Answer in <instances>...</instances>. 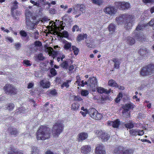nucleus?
<instances>
[{"mask_svg": "<svg viewBox=\"0 0 154 154\" xmlns=\"http://www.w3.org/2000/svg\"><path fill=\"white\" fill-rule=\"evenodd\" d=\"M40 85L43 88H48L50 85V82L45 80H42L40 82Z\"/></svg>", "mask_w": 154, "mask_h": 154, "instance_id": "obj_22", "label": "nucleus"}, {"mask_svg": "<svg viewBox=\"0 0 154 154\" xmlns=\"http://www.w3.org/2000/svg\"><path fill=\"white\" fill-rule=\"evenodd\" d=\"M142 1L143 3L146 4L154 2V0H142Z\"/></svg>", "mask_w": 154, "mask_h": 154, "instance_id": "obj_53", "label": "nucleus"}, {"mask_svg": "<svg viewBox=\"0 0 154 154\" xmlns=\"http://www.w3.org/2000/svg\"><path fill=\"white\" fill-rule=\"evenodd\" d=\"M130 134L132 135H142L144 133L143 130L132 129L130 131Z\"/></svg>", "mask_w": 154, "mask_h": 154, "instance_id": "obj_20", "label": "nucleus"}, {"mask_svg": "<svg viewBox=\"0 0 154 154\" xmlns=\"http://www.w3.org/2000/svg\"><path fill=\"white\" fill-rule=\"evenodd\" d=\"M108 85L113 87H116L117 86L116 82L113 79L110 80L109 81Z\"/></svg>", "mask_w": 154, "mask_h": 154, "instance_id": "obj_31", "label": "nucleus"}, {"mask_svg": "<svg viewBox=\"0 0 154 154\" xmlns=\"http://www.w3.org/2000/svg\"><path fill=\"white\" fill-rule=\"evenodd\" d=\"M48 93H49L50 94L53 95H55L57 94V92L54 89L50 90L48 92Z\"/></svg>", "mask_w": 154, "mask_h": 154, "instance_id": "obj_54", "label": "nucleus"}, {"mask_svg": "<svg viewBox=\"0 0 154 154\" xmlns=\"http://www.w3.org/2000/svg\"><path fill=\"white\" fill-rule=\"evenodd\" d=\"M78 7L79 8V11L82 13H83L85 11V9L83 6L82 5H78Z\"/></svg>", "mask_w": 154, "mask_h": 154, "instance_id": "obj_47", "label": "nucleus"}, {"mask_svg": "<svg viewBox=\"0 0 154 154\" xmlns=\"http://www.w3.org/2000/svg\"><path fill=\"white\" fill-rule=\"evenodd\" d=\"M30 2L31 3L33 4L34 5L38 6V4L37 2H35L31 0Z\"/></svg>", "mask_w": 154, "mask_h": 154, "instance_id": "obj_62", "label": "nucleus"}, {"mask_svg": "<svg viewBox=\"0 0 154 154\" xmlns=\"http://www.w3.org/2000/svg\"><path fill=\"white\" fill-rule=\"evenodd\" d=\"M15 48L16 49H19L20 47V44L19 43L15 44Z\"/></svg>", "mask_w": 154, "mask_h": 154, "instance_id": "obj_64", "label": "nucleus"}, {"mask_svg": "<svg viewBox=\"0 0 154 154\" xmlns=\"http://www.w3.org/2000/svg\"><path fill=\"white\" fill-rule=\"evenodd\" d=\"M125 20L126 23L125 24V28L127 29L131 28L133 23H134V18L132 15L128 14H124L116 18V21L118 24H121Z\"/></svg>", "mask_w": 154, "mask_h": 154, "instance_id": "obj_2", "label": "nucleus"}, {"mask_svg": "<svg viewBox=\"0 0 154 154\" xmlns=\"http://www.w3.org/2000/svg\"><path fill=\"white\" fill-rule=\"evenodd\" d=\"M115 154H133V150L131 149H126L122 146L115 148L114 151Z\"/></svg>", "mask_w": 154, "mask_h": 154, "instance_id": "obj_8", "label": "nucleus"}, {"mask_svg": "<svg viewBox=\"0 0 154 154\" xmlns=\"http://www.w3.org/2000/svg\"><path fill=\"white\" fill-rule=\"evenodd\" d=\"M115 5L117 8L121 10L127 9L130 8V4L128 2H116Z\"/></svg>", "mask_w": 154, "mask_h": 154, "instance_id": "obj_10", "label": "nucleus"}, {"mask_svg": "<svg viewBox=\"0 0 154 154\" xmlns=\"http://www.w3.org/2000/svg\"><path fill=\"white\" fill-rule=\"evenodd\" d=\"M34 45L36 47H40L42 45L41 42L38 41H36L35 42Z\"/></svg>", "mask_w": 154, "mask_h": 154, "instance_id": "obj_50", "label": "nucleus"}, {"mask_svg": "<svg viewBox=\"0 0 154 154\" xmlns=\"http://www.w3.org/2000/svg\"><path fill=\"white\" fill-rule=\"evenodd\" d=\"M32 154H38V149L35 146H33L32 148Z\"/></svg>", "mask_w": 154, "mask_h": 154, "instance_id": "obj_43", "label": "nucleus"}, {"mask_svg": "<svg viewBox=\"0 0 154 154\" xmlns=\"http://www.w3.org/2000/svg\"><path fill=\"white\" fill-rule=\"evenodd\" d=\"M104 12L110 16H112L115 15L116 12V10L113 6H109L105 8L104 10Z\"/></svg>", "mask_w": 154, "mask_h": 154, "instance_id": "obj_14", "label": "nucleus"}, {"mask_svg": "<svg viewBox=\"0 0 154 154\" xmlns=\"http://www.w3.org/2000/svg\"><path fill=\"white\" fill-rule=\"evenodd\" d=\"M50 72L53 76H55L57 74V72L55 69L52 68L50 70Z\"/></svg>", "mask_w": 154, "mask_h": 154, "instance_id": "obj_52", "label": "nucleus"}, {"mask_svg": "<svg viewBox=\"0 0 154 154\" xmlns=\"http://www.w3.org/2000/svg\"><path fill=\"white\" fill-rule=\"evenodd\" d=\"M37 20L36 18H32L30 20L26 19V28L28 29H32L35 28Z\"/></svg>", "mask_w": 154, "mask_h": 154, "instance_id": "obj_11", "label": "nucleus"}, {"mask_svg": "<svg viewBox=\"0 0 154 154\" xmlns=\"http://www.w3.org/2000/svg\"><path fill=\"white\" fill-rule=\"evenodd\" d=\"M120 124V121L119 119H116L114 121H109L107 122V125L109 126H112L114 128H117Z\"/></svg>", "mask_w": 154, "mask_h": 154, "instance_id": "obj_21", "label": "nucleus"}, {"mask_svg": "<svg viewBox=\"0 0 154 154\" xmlns=\"http://www.w3.org/2000/svg\"><path fill=\"white\" fill-rule=\"evenodd\" d=\"M71 82V80H68L66 81L65 82L63 83L62 85L61 86V87L62 88H63L64 87H66V88H68L69 86V84Z\"/></svg>", "mask_w": 154, "mask_h": 154, "instance_id": "obj_33", "label": "nucleus"}, {"mask_svg": "<svg viewBox=\"0 0 154 154\" xmlns=\"http://www.w3.org/2000/svg\"><path fill=\"white\" fill-rule=\"evenodd\" d=\"M9 130L11 135L14 136L18 133V131L15 128H9Z\"/></svg>", "mask_w": 154, "mask_h": 154, "instance_id": "obj_32", "label": "nucleus"}, {"mask_svg": "<svg viewBox=\"0 0 154 154\" xmlns=\"http://www.w3.org/2000/svg\"><path fill=\"white\" fill-rule=\"evenodd\" d=\"M71 43L66 41L65 43L64 48L66 50L69 49L71 48Z\"/></svg>", "mask_w": 154, "mask_h": 154, "instance_id": "obj_37", "label": "nucleus"}, {"mask_svg": "<svg viewBox=\"0 0 154 154\" xmlns=\"http://www.w3.org/2000/svg\"><path fill=\"white\" fill-rule=\"evenodd\" d=\"M14 107V105L13 103H10L7 104L5 106V108L7 109L9 111L12 110Z\"/></svg>", "mask_w": 154, "mask_h": 154, "instance_id": "obj_34", "label": "nucleus"}, {"mask_svg": "<svg viewBox=\"0 0 154 154\" xmlns=\"http://www.w3.org/2000/svg\"><path fill=\"white\" fill-rule=\"evenodd\" d=\"M88 113V111L86 112L82 111L80 112V113L84 117Z\"/></svg>", "mask_w": 154, "mask_h": 154, "instance_id": "obj_58", "label": "nucleus"}, {"mask_svg": "<svg viewBox=\"0 0 154 154\" xmlns=\"http://www.w3.org/2000/svg\"><path fill=\"white\" fill-rule=\"evenodd\" d=\"M113 61L115 63L114 65L115 68L118 69L120 63V62L119 61V60L117 58H114L113 59Z\"/></svg>", "mask_w": 154, "mask_h": 154, "instance_id": "obj_30", "label": "nucleus"}, {"mask_svg": "<svg viewBox=\"0 0 154 154\" xmlns=\"http://www.w3.org/2000/svg\"><path fill=\"white\" fill-rule=\"evenodd\" d=\"M50 129L45 126H41L36 133L38 140H44L50 137Z\"/></svg>", "mask_w": 154, "mask_h": 154, "instance_id": "obj_4", "label": "nucleus"}, {"mask_svg": "<svg viewBox=\"0 0 154 154\" xmlns=\"http://www.w3.org/2000/svg\"><path fill=\"white\" fill-rule=\"evenodd\" d=\"M26 19L28 20H30L32 18L36 17L35 16H32L31 13L28 10L26 11Z\"/></svg>", "mask_w": 154, "mask_h": 154, "instance_id": "obj_28", "label": "nucleus"}, {"mask_svg": "<svg viewBox=\"0 0 154 154\" xmlns=\"http://www.w3.org/2000/svg\"><path fill=\"white\" fill-rule=\"evenodd\" d=\"M68 66V63L67 61H64L61 64V66L64 69H67Z\"/></svg>", "mask_w": 154, "mask_h": 154, "instance_id": "obj_40", "label": "nucleus"}, {"mask_svg": "<svg viewBox=\"0 0 154 154\" xmlns=\"http://www.w3.org/2000/svg\"><path fill=\"white\" fill-rule=\"evenodd\" d=\"M127 40V43L131 45L134 44L135 43L134 39L131 37H128Z\"/></svg>", "mask_w": 154, "mask_h": 154, "instance_id": "obj_36", "label": "nucleus"}, {"mask_svg": "<svg viewBox=\"0 0 154 154\" xmlns=\"http://www.w3.org/2000/svg\"><path fill=\"white\" fill-rule=\"evenodd\" d=\"M96 89H97L98 92L100 93H106V94H108L110 93L111 91V90H109V91H106V90L102 87H98V88L97 87L95 89V90Z\"/></svg>", "mask_w": 154, "mask_h": 154, "instance_id": "obj_27", "label": "nucleus"}, {"mask_svg": "<svg viewBox=\"0 0 154 154\" xmlns=\"http://www.w3.org/2000/svg\"><path fill=\"white\" fill-rule=\"evenodd\" d=\"M72 14H76L75 17H77L81 15V13L79 11L78 5L73 8Z\"/></svg>", "mask_w": 154, "mask_h": 154, "instance_id": "obj_23", "label": "nucleus"}, {"mask_svg": "<svg viewBox=\"0 0 154 154\" xmlns=\"http://www.w3.org/2000/svg\"><path fill=\"white\" fill-rule=\"evenodd\" d=\"M88 114L91 118L95 120H100L102 117V115L98 113L97 111L94 108L89 109Z\"/></svg>", "mask_w": 154, "mask_h": 154, "instance_id": "obj_9", "label": "nucleus"}, {"mask_svg": "<svg viewBox=\"0 0 154 154\" xmlns=\"http://www.w3.org/2000/svg\"><path fill=\"white\" fill-rule=\"evenodd\" d=\"M62 22L59 20H56L55 22L53 21L50 22L49 25L51 26V30L54 34L58 35L60 34L65 38H67L69 36L68 33L67 31H64L62 33H61L60 29H64V26L63 25Z\"/></svg>", "mask_w": 154, "mask_h": 154, "instance_id": "obj_1", "label": "nucleus"}, {"mask_svg": "<svg viewBox=\"0 0 154 154\" xmlns=\"http://www.w3.org/2000/svg\"><path fill=\"white\" fill-rule=\"evenodd\" d=\"M108 27L109 34H112L115 31V26L113 24L111 23L109 25Z\"/></svg>", "mask_w": 154, "mask_h": 154, "instance_id": "obj_29", "label": "nucleus"}, {"mask_svg": "<svg viewBox=\"0 0 154 154\" xmlns=\"http://www.w3.org/2000/svg\"><path fill=\"white\" fill-rule=\"evenodd\" d=\"M149 51L146 49H140L139 51V53L142 56H145L148 53Z\"/></svg>", "mask_w": 154, "mask_h": 154, "instance_id": "obj_35", "label": "nucleus"}, {"mask_svg": "<svg viewBox=\"0 0 154 154\" xmlns=\"http://www.w3.org/2000/svg\"><path fill=\"white\" fill-rule=\"evenodd\" d=\"M81 95L83 96H86L89 94L88 91L85 90H82L81 92Z\"/></svg>", "mask_w": 154, "mask_h": 154, "instance_id": "obj_42", "label": "nucleus"}, {"mask_svg": "<svg viewBox=\"0 0 154 154\" xmlns=\"http://www.w3.org/2000/svg\"><path fill=\"white\" fill-rule=\"evenodd\" d=\"M96 136L100 137L103 141H106L108 140L109 136L106 133H104L102 130H96L94 131Z\"/></svg>", "mask_w": 154, "mask_h": 154, "instance_id": "obj_13", "label": "nucleus"}, {"mask_svg": "<svg viewBox=\"0 0 154 154\" xmlns=\"http://www.w3.org/2000/svg\"><path fill=\"white\" fill-rule=\"evenodd\" d=\"M34 85V84L32 83H29L28 85V88H32Z\"/></svg>", "mask_w": 154, "mask_h": 154, "instance_id": "obj_61", "label": "nucleus"}, {"mask_svg": "<svg viewBox=\"0 0 154 154\" xmlns=\"http://www.w3.org/2000/svg\"><path fill=\"white\" fill-rule=\"evenodd\" d=\"M91 150V148L89 145H83L80 149V152L83 154H88Z\"/></svg>", "mask_w": 154, "mask_h": 154, "instance_id": "obj_17", "label": "nucleus"}, {"mask_svg": "<svg viewBox=\"0 0 154 154\" xmlns=\"http://www.w3.org/2000/svg\"><path fill=\"white\" fill-rule=\"evenodd\" d=\"M25 110V108H20L19 109H18V110H17V111H19L20 113H24V111Z\"/></svg>", "mask_w": 154, "mask_h": 154, "instance_id": "obj_60", "label": "nucleus"}, {"mask_svg": "<svg viewBox=\"0 0 154 154\" xmlns=\"http://www.w3.org/2000/svg\"><path fill=\"white\" fill-rule=\"evenodd\" d=\"M92 2L98 5H100L102 3V1L101 0H91Z\"/></svg>", "mask_w": 154, "mask_h": 154, "instance_id": "obj_49", "label": "nucleus"}, {"mask_svg": "<svg viewBox=\"0 0 154 154\" xmlns=\"http://www.w3.org/2000/svg\"><path fill=\"white\" fill-rule=\"evenodd\" d=\"M23 63L27 66H31V64L30 63L29 61L27 60H23Z\"/></svg>", "mask_w": 154, "mask_h": 154, "instance_id": "obj_55", "label": "nucleus"}, {"mask_svg": "<svg viewBox=\"0 0 154 154\" xmlns=\"http://www.w3.org/2000/svg\"><path fill=\"white\" fill-rule=\"evenodd\" d=\"M88 136L87 133L82 132L78 134L77 136V139L79 141H82L86 139Z\"/></svg>", "mask_w": 154, "mask_h": 154, "instance_id": "obj_19", "label": "nucleus"}, {"mask_svg": "<svg viewBox=\"0 0 154 154\" xmlns=\"http://www.w3.org/2000/svg\"><path fill=\"white\" fill-rule=\"evenodd\" d=\"M74 100H75L80 101L82 100V98L79 96H75L74 97Z\"/></svg>", "mask_w": 154, "mask_h": 154, "instance_id": "obj_59", "label": "nucleus"}, {"mask_svg": "<svg viewBox=\"0 0 154 154\" xmlns=\"http://www.w3.org/2000/svg\"><path fill=\"white\" fill-rule=\"evenodd\" d=\"M1 29L3 31L5 32H7V33L9 32V31L7 29H5L4 27H2Z\"/></svg>", "mask_w": 154, "mask_h": 154, "instance_id": "obj_63", "label": "nucleus"}, {"mask_svg": "<svg viewBox=\"0 0 154 154\" xmlns=\"http://www.w3.org/2000/svg\"><path fill=\"white\" fill-rule=\"evenodd\" d=\"M125 126L126 128L130 129L133 127L134 125L131 122H130L128 123L125 124Z\"/></svg>", "mask_w": 154, "mask_h": 154, "instance_id": "obj_39", "label": "nucleus"}, {"mask_svg": "<svg viewBox=\"0 0 154 154\" xmlns=\"http://www.w3.org/2000/svg\"><path fill=\"white\" fill-rule=\"evenodd\" d=\"M44 1L45 0H43V2H44V5H48V7H50L51 6V4L53 5H55L56 4V2L54 1H52L51 2V4L50 3L48 2H45Z\"/></svg>", "mask_w": 154, "mask_h": 154, "instance_id": "obj_45", "label": "nucleus"}, {"mask_svg": "<svg viewBox=\"0 0 154 154\" xmlns=\"http://www.w3.org/2000/svg\"><path fill=\"white\" fill-rule=\"evenodd\" d=\"M14 14L16 15V17H13L15 19H17L18 18V16L21 14L20 12L14 10Z\"/></svg>", "mask_w": 154, "mask_h": 154, "instance_id": "obj_51", "label": "nucleus"}, {"mask_svg": "<svg viewBox=\"0 0 154 154\" xmlns=\"http://www.w3.org/2000/svg\"><path fill=\"white\" fill-rule=\"evenodd\" d=\"M154 73V65H149L146 67H143L141 70L140 75L143 76L151 75Z\"/></svg>", "mask_w": 154, "mask_h": 154, "instance_id": "obj_7", "label": "nucleus"}, {"mask_svg": "<svg viewBox=\"0 0 154 154\" xmlns=\"http://www.w3.org/2000/svg\"><path fill=\"white\" fill-rule=\"evenodd\" d=\"M95 152L96 154H106L105 148L102 144L97 145Z\"/></svg>", "mask_w": 154, "mask_h": 154, "instance_id": "obj_15", "label": "nucleus"}, {"mask_svg": "<svg viewBox=\"0 0 154 154\" xmlns=\"http://www.w3.org/2000/svg\"><path fill=\"white\" fill-rule=\"evenodd\" d=\"M64 126L62 121H57L52 128V133L53 136L54 137H58L63 131Z\"/></svg>", "mask_w": 154, "mask_h": 154, "instance_id": "obj_5", "label": "nucleus"}, {"mask_svg": "<svg viewBox=\"0 0 154 154\" xmlns=\"http://www.w3.org/2000/svg\"><path fill=\"white\" fill-rule=\"evenodd\" d=\"M149 26H152L154 30V18L152 19L148 23L145 24H139L136 28L134 33H136L135 38L138 41H143V38L144 35L140 31L143 30L145 28Z\"/></svg>", "mask_w": 154, "mask_h": 154, "instance_id": "obj_3", "label": "nucleus"}, {"mask_svg": "<svg viewBox=\"0 0 154 154\" xmlns=\"http://www.w3.org/2000/svg\"><path fill=\"white\" fill-rule=\"evenodd\" d=\"M79 105L78 103H73L72 104L71 108L74 110H76L79 108Z\"/></svg>", "mask_w": 154, "mask_h": 154, "instance_id": "obj_41", "label": "nucleus"}, {"mask_svg": "<svg viewBox=\"0 0 154 154\" xmlns=\"http://www.w3.org/2000/svg\"><path fill=\"white\" fill-rule=\"evenodd\" d=\"M48 54L50 56H51L54 58L55 57L57 58V60L58 62L60 61V57L57 51H54L53 48H49V50L48 52Z\"/></svg>", "mask_w": 154, "mask_h": 154, "instance_id": "obj_16", "label": "nucleus"}, {"mask_svg": "<svg viewBox=\"0 0 154 154\" xmlns=\"http://www.w3.org/2000/svg\"><path fill=\"white\" fill-rule=\"evenodd\" d=\"M86 42L87 46L89 48H94L95 47V43L93 39H91L90 40L88 39L86 40Z\"/></svg>", "mask_w": 154, "mask_h": 154, "instance_id": "obj_24", "label": "nucleus"}, {"mask_svg": "<svg viewBox=\"0 0 154 154\" xmlns=\"http://www.w3.org/2000/svg\"><path fill=\"white\" fill-rule=\"evenodd\" d=\"M87 35L86 34H79L77 38V40L78 42H80L82 40H84L87 37Z\"/></svg>", "mask_w": 154, "mask_h": 154, "instance_id": "obj_26", "label": "nucleus"}, {"mask_svg": "<svg viewBox=\"0 0 154 154\" xmlns=\"http://www.w3.org/2000/svg\"><path fill=\"white\" fill-rule=\"evenodd\" d=\"M122 107L124 109L122 111L123 115L126 117H129L130 114L129 110L134 108L133 104L132 103H128L125 105H123Z\"/></svg>", "mask_w": 154, "mask_h": 154, "instance_id": "obj_12", "label": "nucleus"}, {"mask_svg": "<svg viewBox=\"0 0 154 154\" xmlns=\"http://www.w3.org/2000/svg\"><path fill=\"white\" fill-rule=\"evenodd\" d=\"M79 86L81 85L82 87L84 86L85 85L88 84V86H89L90 87V89L95 91V89L97 87V81L96 78L93 77L89 78L88 82L86 81L84 82L83 81H82L81 82H79Z\"/></svg>", "mask_w": 154, "mask_h": 154, "instance_id": "obj_6", "label": "nucleus"}, {"mask_svg": "<svg viewBox=\"0 0 154 154\" xmlns=\"http://www.w3.org/2000/svg\"><path fill=\"white\" fill-rule=\"evenodd\" d=\"M80 30L79 26L77 25L74 26L72 28V31L73 32H75V31H79Z\"/></svg>", "mask_w": 154, "mask_h": 154, "instance_id": "obj_48", "label": "nucleus"}, {"mask_svg": "<svg viewBox=\"0 0 154 154\" xmlns=\"http://www.w3.org/2000/svg\"><path fill=\"white\" fill-rule=\"evenodd\" d=\"M35 59L36 61L38 60H43L44 59L42 54H40L38 55L34 56Z\"/></svg>", "mask_w": 154, "mask_h": 154, "instance_id": "obj_38", "label": "nucleus"}, {"mask_svg": "<svg viewBox=\"0 0 154 154\" xmlns=\"http://www.w3.org/2000/svg\"><path fill=\"white\" fill-rule=\"evenodd\" d=\"M6 41L8 42H10L11 43L13 41V40L12 38L10 37H7L5 38Z\"/></svg>", "mask_w": 154, "mask_h": 154, "instance_id": "obj_56", "label": "nucleus"}, {"mask_svg": "<svg viewBox=\"0 0 154 154\" xmlns=\"http://www.w3.org/2000/svg\"><path fill=\"white\" fill-rule=\"evenodd\" d=\"M20 34L23 38L26 37L27 36V33L24 30L21 31L20 32Z\"/></svg>", "mask_w": 154, "mask_h": 154, "instance_id": "obj_46", "label": "nucleus"}, {"mask_svg": "<svg viewBox=\"0 0 154 154\" xmlns=\"http://www.w3.org/2000/svg\"><path fill=\"white\" fill-rule=\"evenodd\" d=\"M72 48L74 54L75 55H77L79 52V50L75 46H72Z\"/></svg>", "mask_w": 154, "mask_h": 154, "instance_id": "obj_44", "label": "nucleus"}, {"mask_svg": "<svg viewBox=\"0 0 154 154\" xmlns=\"http://www.w3.org/2000/svg\"><path fill=\"white\" fill-rule=\"evenodd\" d=\"M4 89L6 93L11 94L14 91H15V89L11 85L7 84L4 86Z\"/></svg>", "mask_w": 154, "mask_h": 154, "instance_id": "obj_18", "label": "nucleus"}, {"mask_svg": "<svg viewBox=\"0 0 154 154\" xmlns=\"http://www.w3.org/2000/svg\"><path fill=\"white\" fill-rule=\"evenodd\" d=\"M17 2L16 1H14L13 3V5L11 8V15L13 17H16V15L14 14V11L17 8Z\"/></svg>", "mask_w": 154, "mask_h": 154, "instance_id": "obj_25", "label": "nucleus"}, {"mask_svg": "<svg viewBox=\"0 0 154 154\" xmlns=\"http://www.w3.org/2000/svg\"><path fill=\"white\" fill-rule=\"evenodd\" d=\"M58 52L60 57V59L61 61H63V58L65 57V56L64 55H63L62 53L60 52Z\"/></svg>", "mask_w": 154, "mask_h": 154, "instance_id": "obj_57", "label": "nucleus"}]
</instances>
